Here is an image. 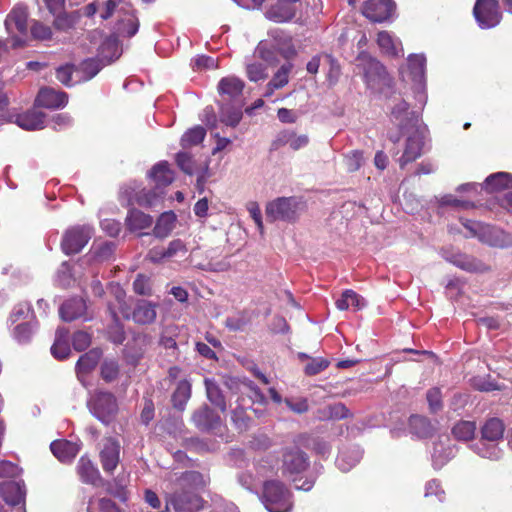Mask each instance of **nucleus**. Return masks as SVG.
Here are the masks:
<instances>
[{"instance_id": "obj_1", "label": "nucleus", "mask_w": 512, "mask_h": 512, "mask_svg": "<svg viewBox=\"0 0 512 512\" xmlns=\"http://www.w3.org/2000/svg\"><path fill=\"white\" fill-rule=\"evenodd\" d=\"M206 484L207 479L197 471L183 473L173 483L168 505H172L176 512H197L202 507V500L194 490Z\"/></svg>"}, {"instance_id": "obj_2", "label": "nucleus", "mask_w": 512, "mask_h": 512, "mask_svg": "<svg viewBox=\"0 0 512 512\" xmlns=\"http://www.w3.org/2000/svg\"><path fill=\"white\" fill-rule=\"evenodd\" d=\"M109 289L114 297L117 309L123 318L132 319L135 323L140 325H148L155 321L157 317L156 309L158 307L156 303L140 300L137 302L133 312L130 313L129 306L126 302L125 291L119 285H111Z\"/></svg>"}, {"instance_id": "obj_3", "label": "nucleus", "mask_w": 512, "mask_h": 512, "mask_svg": "<svg viewBox=\"0 0 512 512\" xmlns=\"http://www.w3.org/2000/svg\"><path fill=\"white\" fill-rule=\"evenodd\" d=\"M505 426L498 418L488 419L481 429L482 440L474 445V450L483 458L499 459L501 450L497 442L503 438Z\"/></svg>"}, {"instance_id": "obj_4", "label": "nucleus", "mask_w": 512, "mask_h": 512, "mask_svg": "<svg viewBox=\"0 0 512 512\" xmlns=\"http://www.w3.org/2000/svg\"><path fill=\"white\" fill-rule=\"evenodd\" d=\"M114 13L123 14L119 20L118 32L124 36H134L139 28L138 19L126 9L123 0H106L100 2V17L103 20L110 18Z\"/></svg>"}, {"instance_id": "obj_5", "label": "nucleus", "mask_w": 512, "mask_h": 512, "mask_svg": "<svg viewBox=\"0 0 512 512\" xmlns=\"http://www.w3.org/2000/svg\"><path fill=\"white\" fill-rule=\"evenodd\" d=\"M262 502L269 512H289L292 508L290 491L276 480L265 482Z\"/></svg>"}, {"instance_id": "obj_6", "label": "nucleus", "mask_w": 512, "mask_h": 512, "mask_svg": "<svg viewBox=\"0 0 512 512\" xmlns=\"http://www.w3.org/2000/svg\"><path fill=\"white\" fill-rule=\"evenodd\" d=\"M302 211V205L294 197H280L266 206V216L269 221H295Z\"/></svg>"}, {"instance_id": "obj_7", "label": "nucleus", "mask_w": 512, "mask_h": 512, "mask_svg": "<svg viewBox=\"0 0 512 512\" xmlns=\"http://www.w3.org/2000/svg\"><path fill=\"white\" fill-rule=\"evenodd\" d=\"M87 406L90 412L105 424L110 423L118 411L115 396L102 390H97L90 396Z\"/></svg>"}, {"instance_id": "obj_8", "label": "nucleus", "mask_w": 512, "mask_h": 512, "mask_svg": "<svg viewBox=\"0 0 512 512\" xmlns=\"http://www.w3.org/2000/svg\"><path fill=\"white\" fill-rule=\"evenodd\" d=\"M388 107L390 109V121L398 126L400 130L421 125L419 115L410 111L407 102L402 98L394 97L389 101Z\"/></svg>"}, {"instance_id": "obj_9", "label": "nucleus", "mask_w": 512, "mask_h": 512, "mask_svg": "<svg viewBox=\"0 0 512 512\" xmlns=\"http://www.w3.org/2000/svg\"><path fill=\"white\" fill-rule=\"evenodd\" d=\"M405 131L408 135L402 156L398 160L401 168L421 157L424 148V127L419 125Z\"/></svg>"}, {"instance_id": "obj_10", "label": "nucleus", "mask_w": 512, "mask_h": 512, "mask_svg": "<svg viewBox=\"0 0 512 512\" xmlns=\"http://www.w3.org/2000/svg\"><path fill=\"white\" fill-rule=\"evenodd\" d=\"M473 14L482 29L497 26L502 18L498 0H476Z\"/></svg>"}, {"instance_id": "obj_11", "label": "nucleus", "mask_w": 512, "mask_h": 512, "mask_svg": "<svg viewBox=\"0 0 512 512\" xmlns=\"http://www.w3.org/2000/svg\"><path fill=\"white\" fill-rule=\"evenodd\" d=\"M27 20L28 11L27 8L23 5H16L7 15L5 20V27L8 34L13 37V47L21 46L23 44L22 39L16 37L15 34L18 33L22 36L26 35Z\"/></svg>"}, {"instance_id": "obj_12", "label": "nucleus", "mask_w": 512, "mask_h": 512, "mask_svg": "<svg viewBox=\"0 0 512 512\" xmlns=\"http://www.w3.org/2000/svg\"><path fill=\"white\" fill-rule=\"evenodd\" d=\"M91 237L89 226H75L68 229L62 239L61 247L65 254H76L88 243Z\"/></svg>"}, {"instance_id": "obj_13", "label": "nucleus", "mask_w": 512, "mask_h": 512, "mask_svg": "<svg viewBox=\"0 0 512 512\" xmlns=\"http://www.w3.org/2000/svg\"><path fill=\"white\" fill-rule=\"evenodd\" d=\"M443 258L456 267L471 273H485L490 267L479 259L460 252L443 251Z\"/></svg>"}, {"instance_id": "obj_14", "label": "nucleus", "mask_w": 512, "mask_h": 512, "mask_svg": "<svg viewBox=\"0 0 512 512\" xmlns=\"http://www.w3.org/2000/svg\"><path fill=\"white\" fill-rule=\"evenodd\" d=\"M309 465L307 455L298 447L286 449L283 454L282 470L284 475L293 476L307 469Z\"/></svg>"}, {"instance_id": "obj_15", "label": "nucleus", "mask_w": 512, "mask_h": 512, "mask_svg": "<svg viewBox=\"0 0 512 512\" xmlns=\"http://www.w3.org/2000/svg\"><path fill=\"white\" fill-rule=\"evenodd\" d=\"M395 10L393 0H368L363 7V15L373 22H383L392 15Z\"/></svg>"}, {"instance_id": "obj_16", "label": "nucleus", "mask_w": 512, "mask_h": 512, "mask_svg": "<svg viewBox=\"0 0 512 512\" xmlns=\"http://www.w3.org/2000/svg\"><path fill=\"white\" fill-rule=\"evenodd\" d=\"M299 0H277L265 13L274 22H286L294 18Z\"/></svg>"}, {"instance_id": "obj_17", "label": "nucleus", "mask_w": 512, "mask_h": 512, "mask_svg": "<svg viewBox=\"0 0 512 512\" xmlns=\"http://www.w3.org/2000/svg\"><path fill=\"white\" fill-rule=\"evenodd\" d=\"M244 82L238 77L228 76L222 78L218 83V92L222 102L232 100L234 103H241L240 97L244 89Z\"/></svg>"}, {"instance_id": "obj_18", "label": "nucleus", "mask_w": 512, "mask_h": 512, "mask_svg": "<svg viewBox=\"0 0 512 512\" xmlns=\"http://www.w3.org/2000/svg\"><path fill=\"white\" fill-rule=\"evenodd\" d=\"M359 60L365 65L364 77L369 87L374 88L378 83L385 80L386 71L379 61L368 56H361Z\"/></svg>"}, {"instance_id": "obj_19", "label": "nucleus", "mask_w": 512, "mask_h": 512, "mask_svg": "<svg viewBox=\"0 0 512 512\" xmlns=\"http://www.w3.org/2000/svg\"><path fill=\"white\" fill-rule=\"evenodd\" d=\"M309 143V137L306 134H297L293 130H283L279 132L273 141V147L278 149L283 146H289L297 151L306 147Z\"/></svg>"}, {"instance_id": "obj_20", "label": "nucleus", "mask_w": 512, "mask_h": 512, "mask_svg": "<svg viewBox=\"0 0 512 512\" xmlns=\"http://www.w3.org/2000/svg\"><path fill=\"white\" fill-rule=\"evenodd\" d=\"M480 241L497 248H511L512 233L488 225L480 235Z\"/></svg>"}, {"instance_id": "obj_21", "label": "nucleus", "mask_w": 512, "mask_h": 512, "mask_svg": "<svg viewBox=\"0 0 512 512\" xmlns=\"http://www.w3.org/2000/svg\"><path fill=\"white\" fill-rule=\"evenodd\" d=\"M68 102L65 92L56 91L52 88H43L39 91L36 104L49 109L64 107Z\"/></svg>"}, {"instance_id": "obj_22", "label": "nucleus", "mask_w": 512, "mask_h": 512, "mask_svg": "<svg viewBox=\"0 0 512 512\" xmlns=\"http://www.w3.org/2000/svg\"><path fill=\"white\" fill-rule=\"evenodd\" d=\"M120 445L117 441L108 438L100 452L102 467L105 472H113L119 462Z\"/></svg>"}, {"instance_id": "obj_23", "label": "nucleus", "mask_w": 512, "mask_h": 512, "mask_svg": "<svg viewBox=\"0 0 512 512\" xmlns=\"http://www.w3.org/2000/svg\"><path fill=\"white\" fill-rule=\"evenodd\" d=\"M102 356V351L100 349H91L84 355H82L77 364H76V372L78 379L85 385V375L90 373L99 363Z\"/></svg>"}, {"instance_id": "obj_24", "label": "nucleus", "mask_w": 512, "mask_h": 512, "mask_svg": "<svg viewBox=\"0 0 512 512\" xmlns=\"http://www.w3.org/2000/svg\"><path fill=\"white\" fill-rule=\"evenodd\" d=\"M0 494L9 505L19 504L25 496V487L22 481H7L0 484Z\"/></svg>"}, {"instance_id": "obj_25", "label": "nucleus", "mask_w": 512, "mask_h": 512, "mask_svg": "<svg viewBox=\"0 0 512 512\" xmlns=\"http://www.w3.org/2000/svg\"><path fill=\"white\" fill-rule=\"evenodd\" d=\"M54 456L61 462H71L80 450L77 443L67 440H56L50 445Z\"/></svg>"}, {"instance_id": "obj_26", "label": "nucleus", "mask_w": 512, "mask_h": 512, "mask_svg": "<svg viewBox=\"0 0 512 512\" xmlns=\"http://www.w3.org/2000/svg\"><path fill=\"white\" fill-rule=\"evenodd\" d=\"M293 65L291 63L283 64L273 75L272 79L267 83L265 87L264 97H271L275 90L282 89L289 83L290 73Z\"/></svg>"}, {"instance_id": "obj_27", "label": "nucleus", "mask_w": 512, "mask_h": 512, "mask_svg": "<svg viewBox=\"0 0 512 512\" xmlns=\"http://www.w3.org/2000/svg\"><path fill=\"white\" fill-rule=\"evenodd\" d=\"M377 43L379 48L387 55L392 57L403 56V47L401 42L394 38L389 32L381 31L378 33Z\"/></svg>"}, {"instance_id": "obj_28", "label": "nucleus", "mask_w": 512, "mask_h": 512, "mask_svg": "<svg viewBox=\"0 0 512 512\" xmlns=\"http://www.w3.org/2000/svg\"><path fill=\"white\" fill-rule=\"evenodd\" d=\"M149 177L155 183V187L162 190L172 183L174 174L166 162H160L153 166Z\"/></svg>"}, {"instance_id": "obj_29", "label": "nucleus", "mask_w": 512, "mask_h": 512, "mask_svg": "<svg viewBox=\"0 0 512 512\" xmlns=\"http://www.w3.org/2000/svg\"><path fill=\"white\" fill-rule=\"evenodd\" d=\"M193 420L199 428L206 430L215 429L221 423L220 416L207 406L197 410L193 415Z\"/></svg>"}, {"instance_id": "obj_30", "label": "nucleus", "mask_w": 512, "mask_h": 512, "mask_svg": "<svg viewBox=\"0 0 512 512\" xmlns=\"http://www.w3.org/2000/svg\"><path fill=\"white\" fill-rule=\"evenodd\" d=\"M45 114L31 110L26 113L20 114L16 118V124L25 130H38L44 128Z\"/></svg>"}, {"instance_id": "obj_31", "label": "nucleus", "mask_w": 512, "mask_h": 512, "mask_svg": "<svg viewBox=\"0 0 512 512\" xmlns=\"http://www.w3.org/2000/svg\"><path fill=\"white\" fill-rule=\"evenodd\" d=\"M86 310V303L81 298H73L66 301L60 307V316L64 321H73L81 317Z\"/></svg>"}, {"instance_id": "obj_32", "label": "nucleus", "mask_w": 512, "mask_h": 512, "mask_svg": "<svg viewBox=\"0 0 512 512\" xmlns=\"http://www.w3.org/2000/svg\"><path fill=\"white\" fill-rule=\"evenodd\" d=\"M426 58L422 54L410 55L408 58V73L411 80L422 87L425 74Z\"/></svg>"}, {"instance_id": "obj_33", "label": "nucleus", "mask_w": 512, "mask_h": 512, "mask_svg": "<svg viewBox=\"0 0 512 512\" xmlns=\"http://www.w3.org/2000/svg\"><path fill=\"white\" fill-rule=\"evenodd\" d=\"M164 192L163 190L157 189H142L139 192H136L132 197V201L143 207H154L160 203L163 199Z\"/></svg>"}, {"instance_id": "obj_34", "label": "nucleus", "mask_w": 512, "mask_h": 512, "mask_svg": "<svg viewBox=\"0 0 512 512\" xmlns=\"http://www.w3.org/2000/svg\"><path fill=\"white\" fill-rule=\"evenodd\" d=\"M125 221L130 231H140L151 227L153 218L140 210L131 209Z\"/></svg>"}, {"instance_id": "obj_35", "label": "nucleus", "mask_w": 512, "mask_h": 512, "mask_svg": "<svg viewBox=\"0 0 512 512\" xmlns=\"http://www.w3.org/2000/svg\"><path fill=\"white\" fill-rule=\"evenodd\" d=\"M335 304L341 311L348 310L349 308L360 310L366 306L364 298L350 289L345 290L341 297L336 300Z\"/></svg>"}, {"instance_id": "obj_36", "label": "nucleus", "mask_w": 512, "mask_h": 512, "mask_svg": "<svg viewBox=\"0 0 512 512\" xmlns=\"http://www.w3.org/2000/svg\"><path fill=\"white\" fill-rule=\"evenodd\" d=\"M242 119V103L232 105L221 104L220 121L227 126L235 127Z\"/></svg>"}, {"instance_id": "obj_37", "label": "nucleus", "mask_w": 512, "mask_h": 512, "mask_svg": "<svg viewBox=\"0 0 512 512\" xmlns=\"http://www.w3.org/2000/svg\"><path fill=\"white\" fill-rule=\"evenodd\" d=\"M52 355L59 360L65 359L70 353L68 344V331L64 328H58L56 331L55 341L51 347Z\"/></svg>"}, {"instance_id": "obj_38", "label": "nucleus", "mask_w": 512, "mask_h": 512, "mask_svg": "<svg viewBox=\"0 0 512 512\" xmlns=\"http://www.w3.org/2000/svg\"><path fill=\"white\" fill-rule=\"evenodd\" d=\"M77 469L78 474L84 483L95 484L100 478L98 469L87 457L83 456L80 458Z\"/></svg>"}, {"instance_id": "obj_39", "label": "nucleus", "mask_w": 512, "mask_h": 512, "mask_svg": "<svg viewBox=\"0 0 512 512\" xmlns=\"http://www.w3.org/2000/svg\"><path fill=\"white\" fill-rule=\"evenodd\" d=\"M108 310L113 319L114 325L110 328L109 334L111 340L116 344H121L125 339L123 326L119 324V311L114 301L108 302Z\"/></svg>"}, {"instance_id": "obj_40", "label": "nucleus", "mask_w": 512, "mask_h": 512, "mask_svg": "<svg viewBox=\"0 0 512 512\" xmlns=\"http://www.w3.org/2000/svg\"><path fill=\"white\" fill-rule=\"evenodd\" d=\"M512 187V175L507 172H498L485 180V188L491 192Z\"/></svg>"}, {"instance_id": "obj_41", "label": "nucleus", "mask_w": 512, "mask_h": 512, "mask_svg": "<svg viewBox=\"0 0 512 512\" xmlns=\"http://www.w3.org/2000/svg\"><path fill=\"white\" fill-rule=\"evenodd\" d=\"M176 222V215L173 212H164L158 218L154 227V234L157 237H166L174 229Z\"/></svg>"}, {"instance_id": "obj_42", "label": "nucleus", "mask_w": 512, "mask_h": 512, "mask_svg": "<svg viewBox=\"0 0 512 512\" xmlns=\"http://www.w3.org/2000/svg\"><path fill=\"white\" fill-rule=\"evenodd\" d=\"M454 456V449L451 446H445L442 442L434 445L432 453L433 466L440 469L444 464Z\"/></svg>"}, {"instance_id": "obj_43", "label": "nucleus", "mask_w": 512, "mask_h": 512, "mask_svg": "<svg viewBox=\"0 0 512 512\" xmlns=\"http://www.w3.org/2000/svg\"><path fill=\"white\" fill-rule=\"evenodd\" d=\"M104 64L97 59H87L83 61L78 70H76L79 81H88L92 79L103 67Z\"/></svg>"}, {"instance_id": "obj_44", "label": "nucleus", "mask_w": 512, "mask_h": 512, "mask_svg": "<svg viewBox=\"0 0 512 512\" xmlns=\"http://www.w3.org/2000/svg\"><path fill=\"white\" fill-rule=\"evenodd\" d=\"M362 454L358 449L342 451L336 459L337 467L346 472L354 467L361 459Z\"/></svg>"}, {"instance_id": "obj_45", "label": "nucleus", "mask_w": 512, "mask_h": 512, "mask_svg": "<svg viewBox=\"0 0 512 512\" xmlns=\"http://www.w3.org/2000/svg\"><path fill=\"white\" fill-rule=\"evenodd\" d=\"M409 425L412 433L421 438L430 436L433 431L431 423L422 416H412L409 420Z\"/></svg>"}, {"instance_id": "obj_46", "label": "nucleus", "mask_w": 512, "mask_h": 512, "mask_svg": "<svg viewBox=\"0 0 512 512\" xmlns=\"http://www.w3.org/2000/svg\"><path fill=\"white\" fill-rule=\"evenodd\" d=\"M191 396V385L188 381H180L172 396L174 407L182 410Z\"/></svg>"}, {"instance_id": "obj_47", "label": "nucleus", "mask_w": 512, "mask_h": 512, "mask_svg": "<svg viewBox=\"0 0 512 512\" xmlns=\"http://www.w3.org/2000/svg\"><path fill=\"white\" fill-rule=\"evenodd\" d=\"M476 431V424L473 421H460L452 429L456 439L461 441L471 440Z\"/></svg>"}, {"instance_id": "obj_48", "label": "nucleus", "mask_w": 512, "mask_h": 512, "mask_svg": "<svg viewBox=\"0 0 512 512\" xmlns=\"http://www.w3.org/2000/svg\"><path fill=\"white\" fill-rule=\"evenodd\" d=\"M205 386L209 401L215 406H217L222 412H225L226 404L224 401V397L216 383L210 379H206Z\"/></svg>"}, {"instance_id": "obj_49", "label": "nucleus", "mask_w": 512, "mask_h": 512, "mask_svg": "<svg viewBox=\"0 0 512 512\" xmlns=\"http://www.w3.org/2000/svg\"><path fill=\"white\" fill-rule=\"evenodd\" d=\"M206 135V131L201 126L189 129L181 138V144L184 148L200 144Z\"/></svg>"}, {"instance_id": "obj_50", "label": "nucleus", "mask_w": 512, "mask_h": 512, "mask_svg": "<svg viewBox=\"0 0 512 512\" xmlns=\"http://www.w3.org/2000/svg\"><path fill=\"white\" fill-rule=\"evenodd\" d=\"M100 56L106 63H110L119 57L117 40L114 37L107 38L100 47Z\"/></svg>"}, {"instance_id": "obj_51", "label": "nucleus", "mask_w": 512, "mask_h": 512, "mask_svg": "<svg viewBox=\"0 0 512 512\" xmlns=\"http://www.w3.org/2000/svg\"><path fill=\"white\" fill-rule=\"evenodd\" d=\"M88 512H119L114 502L109 498H92L88 506Z\"/></svg>"}, {"instance_id": "obj_52", "label": "nucleus", "mask_w": 512, "mask_h": 512, "mask_svg": "<svg viewBox=\"0 0 512 512\" xmlns=\"http://www.w3.org/2000/svg\"><path fill=\"white\" fill-rule=\"evenodd\" d=\"M246 74L250 81L258 82L268 77L267 66L262 62H251L246 65Z\"/></svg>"}, {"instance_id": "obj_53", "label": "nucleus", "mask_w": 512, "mask_h": 512, "mask_svg": "<svg viewBox=\"0 0 512 512\" xmlns=\"http://www.w3.org/2000/svg\"><path fill=\"white\" fill-rule=\"evenodd\" d=\"M321 419H343L349 416V410L342 403H336L325 407L322 411Z\"/></svg>"}, {"instance_id": "obj_54", "label": "nucleus", "mask_w": 512, "mask_h": 512, "mask_svg": "<svg viewBox=\"0 0 512 512\" xmlns=\"http://www.w3.org/2000/svg\"><path fill=\"white\" fill-rule=\"evenodd\" d=\"M101 377L105 382H112L119 375V365L117 361L108 359L103 361L100 368Z\"/></svg>"}, {"instance_id": "obj_55", "label": "nucleus", "mask_w": 512, "mask_h": 512, "mask_svg": "<svg viewBox=\"0 0 512 512\" xmlns=\"http://www.w3.org/2000/svg\"><path fill=\"white\" fill-rule=\"evenodd\" d=\"M35 328L31 323H20L14 328L13 337L19 343H26L31 339Z\"/></svg>"}, {"instance_id": "obj_56", "label": "nucleus", "mask_w": 512, "mask_h": 512, "mask_svg": "<svg viewBox=\"0 0 512 512\" xmlns=\"http://www.w3.org/2000/svg\"><path fill=\"white\" fill-rule=\"evenodd\" d=\"M133 290L138 295H152L151 279L143 274H138L133 282Z\"/></svg>"}, {"instance_id": "obj_57", "label": "nucleus", "mask_w": 512, "mask_h": 512, "mask_svg": "<svg viewBox=\"0 0 512 512\" xmlns=\"http://www.w3.org/2000/svg\"><path fill=\"white\" fill-rule=\"evenodd\" d=\"M73 67L71 65H63L57 68L56 77L65 86H72L79 81V76L76 75L77 79H73Z\"/></svg>"}, {"instance_id": "obj_58", "label": "nucleus", "mask_w": 512, "mask_h": 512, "mask_svg": "<svg viewBox=\"0 0 512 512\" xmlns=\"http://www.w3.org/2000/svg\"><path fill=\"white\" fill-rule=\"evenodd\" d=\"M135 343L140 344L137 350L133 351L129 345L125 348V357L127 361L131 364H135L143 355L144 349L143 344L145 342L144 336H137L134 339Z\"/></svg>"}, {"instance_id": "obj_59", "label": "nucleus", "mask_w": 512, "mask_h": 512, "mask_svg": "<svg viewBox=\"0 0 512 512\" xmlns=\"http://www.w3.org/2000/svg\"><path fill=\"white\" fill-rule=\"evenodd\" d=\"M231 419L235 425V427L242 431L248 427L249 418L246 416V412L243 408H235L232 411Z\"/></svg>"}, {"instance_id": "obj_60", "label": "nucleus", "mask_w": 512, "mask_h": 512, "mask_svg": "<svg viewBox=\"0 0 512 512\" xmlns=\"http://www.w3.org/2000/svg\"><path fill=\"white\" fill-rule=\"evenodd\" d=\"M91 343V337L88 333L78 331L73 335L72 344L75 350L82 351L88 348Z\"/></svg>"}, {"instance_id": "obj_61", "label": "nucleus", "mask_w": 512, "mask_h": 512, "mask_svg": "<svg viewBox=\"0 0 512 512\" xmlns=\"http://www.w3.org/2000/svg\"><path fill=\"white\" fill-rule=\"evenodd\" d=\"M363 161V156L360 151H352L345 156V165L348 171L353 172L358 170Z\"/></svg>"}, {"instance_id": "obj_62", "label": "nucleus", "mask_w": 512, "mask_h": 512, "mask_svg": "<svg viewBox=\"0 0 512 512\" xmlns=\"http://www.w3.org/2000/svg\"><path fill=\"white\" fill-rule=\"evenodd\" d=\"M31 34L35 39L48 40L51 38L52 31L49 26L40 22H34L31 27Z\"/></svg>"}, {"instance_id": "obj_63", "label": "nucleus", "mask_w": 512, "mask_h": 512, "mask_svg": "<svg viewBox=\"0 0 512 512\" xmlns=\"http://www.w3.org/2000/svg\"><path fill=\"white\" fill-rule=\"evenodd\" d=\"M165 250L167 258H172L178 255L184 256L187 252L186 245L180 239L171 241Z\"/></svg>"}, {"instance_id": "obj_64", "label": "nucleus", "mask_w": 512, "mask_h": 512, "mask_svg": "<svg viewBox=\"0 0 512 512\" xmlns=\"http://www.w3.org/2000/svg\"><path fill=\"white\" fill-rule=\"evenodd\" d=\"M329 366V362L323 358H314L305 367V372L308 375H316L325 370Z\"/></svg>"}]
</instances>
